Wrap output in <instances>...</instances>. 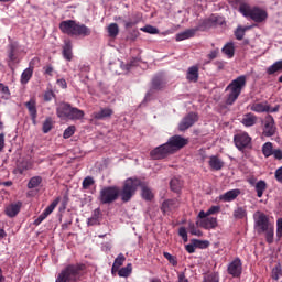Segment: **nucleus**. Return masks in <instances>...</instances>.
Returning a JSON list of instances; mask_svg holds the SVG:
<instances>
[{"mask_svg":"<svg viewBox=\"0 0 282 282\" xmlns=\"http://www.w3.org/2000/svg\"><path fill=\"white\" fill-rule=\"evenodd\" d=\"M138 188H141V197L145 202H152V199L155 197L153 191L149 185H147V182L140 178H128L124 181L121 188V202L124 204H127V202H131Z\"/></svg>","mask_w":282,"mask_h":282,"instance_id":"obj_1","label":"nucleus"},{"mask_svg":"<svg viewBox=\"0 0 282 282\" xmlns=\"http://www.w3.org/2000/svg\"><path fill=\"white\" fill-rule=\"evenodd\" d=\"M234 7L238 8V12L242 17L251 19L254 23H263L268 19V11L259 7H251L248 0H234Z\"/></svg>","mask_w":282,"mask_h":282,"instance_id":"obj_2","label":"nucleus"},{"mask_svg":"<svg viewBox=\"0 0 282 282\" xmlns=\"http://www.w3.org/2000/svg\"><path fill=\"white\" fill-rule=\"evenodd\" d=\"M59 30L67 36H82L83 39L91 36V29L75 20H64L59 23Z\"/></svg>","mask_w":282,"mask_h":282,"instance_id":"obj_3","label":"nucleus"},{"mask_svg":"<svg viewBox=\"0 0 282 282\" xmlns=\"http://www.w3.org/2000/svg\"><path fill=\"white\" fill-rule=\"evenodd\" d=\"M85 264H67L57 275L55 282H78L83 276Z\"/></svg>","mask_w":282,"mask_h":282,"instance_id":"obj_4","label":"nucleus"},{"mask_svg":"<svg viewBox=\"0 0 282 282\" xmlns=\"http://www.w3.org/2000/svg\"><path fill=\"white\" fill-rule=\"evenodd\" d=\"M247 78L246 75H240L236 79L231 80V83L226 87V91H229L226 105H235L239 96H241V91H243L246 87Z\"/></svg>","mask_w":282,"mask_h":282,"instance_id":"obj_5","label":"nucleus"},{"mask_svg":"<svg viewBox=\"0 0 282 282\" xmlns=\"http://www.w3.org/2000/svg\"><path fill=\"white\" fill-rule=\"evenodd\" d=\"M118 197L122 198V191L118 186H105L99 191L98 200L100 204H113Z\"/></svg>","mask_w":282,"mask_h":282,"instance_id":"obj_6","label":"nucleus"},{"mask_svg":"<svg viewBox=\"0 0 282 282\" xmlns=\"http://www.w3.org/2000/svg\"><path fill=\"white\" fill-rule=\"evenodd\" d=\"M234 144L238 151H246L252 149V138L248 132H239L234 135Z\"/></svg>","mask_w":282,"mask_h":282,"instance_id":"obj_7","label":"nucleus"},{"mask_svg":"<svg viewBox=\"0 0 282 282\" xmlns=\"http://www.w3.org/2000/svg\"><path fill=\"white\" fill-rule=\"evenodd\" d=\"M166 144L173 154L177 153V151H180L181 149H184V147L188 144V139L180 134H175L167 140Z\"/></svg>","mask_w":282,"mask_h":282,"instance_id":"obj_8","label":"nucleus"},{"mask_svg":"<svg viewBox=\"0 0 282 282\" xmlns=\"http://www.w3.org/2000/svg\"><path fill=\"white\" fill-rule=\"evenodd\" d=\"M169 155H173V153L171 152V148H169L167 143H163V144L154 148L150 152V158L152 160H164V159L169 158Z\"/></svg>","mask_w":282,"mask_h":282,"instance_id":"obj_9","label":"nucleus"},{"mask_svg":"<svg viewBox=\"0 0 282 282\" xmlns=\"http://www.w3.org/2000/svg\"><path fill=\"white\" fill-rule=\"evenodd\" d=\"M199 120V115L196 112H188L178 123V131H187L195 122Z\"/></svg>","mask_w":282,"mask_h":282,"instance_id":"obj_10","label":"nucleus"},{"mask_svg":"<svg viewBox=\"0 0 282 282\" xmlns=\"http://www.w3.org/2000/svg\"><path fill=\"white\" fill-rule=\"evenodd\" d=\"M227 272L234 279H239L243 272V264L241 263V259L236 258L232 262H230L227 268Z\"/></svg>","mask_w":282,"mask_h":282,"instance_id":"obj_11","label":"nucleus"},{"mask_svg":"<svg viewBox=\"0 0 282 282\" xmlns=\"http://www.w3.org/2000/svg\"><path fill=\"white\" fill-rule=\"evenodd\" d=\"M256 226L257 232L259 235H262V232H265V230H268V228H271V226L273 225L270 224V218L268 217V215L260 213L256 219Z\"/></svg>","mask_w":282,"mask_h":282,"instance_id":"obj_12","label":"nucleus"},{"mask_svg":"<svg viewBox=\"0 0 282 282\" xmlns=\"http://www.w3.org/2000/svg\"><path fill=\"white\" fill-rule=\"evenodd\" d=\"M180 204L181 203L177 198H167L162 203L161 212L163 213V215L174 213V210H177V208H180Z\"/></svg>","mask_w":282,"mask_h":282,"instance_id":"obj_13","label":"nucleus"},{"mask_svg":"<svg viewBox=\"0 0 282 282\" xmlns=\"http://www.w3.org/2000/svg\"><path fill=\"white\" fill-rule=\"evenodd\" d=\"M276 133V126L274 123V118L272 116H268L264 120V127L262 134L264 138H272Z\"/></svg>","mask_w":282,"mask_h":282,"instance_id":"obj_14","label":"nucleus"},{"mask_svg":"<svg viewBox=\"0 0 282 282\" xmlns=\"http://www.w3.org/2000/svg\"><path fill=\"white\" fill-rule=\"evenodd\" d=\"M197 226H199V228H204V230H215V228H217V226H219V223L217 221V217H204L200 218V220H198Z\"/></svg>","mask_w":282,"mask_h":282,"instance_id":"obj_15","label":"nucleus"},{"mask_svg":"<svg viewBox=\"0 0 282 282\" xmlns=\"http://www.w3.org/2000/svg\"><path fill=\"white\" fill-rule=\"evenodd\" d=\"M215 25H217V17L210 15L209 18L199 20L196 32H205V30H210Z\"/></svg>","mask_w":282,"mask_h":282,"instance_id":"obj_16","label":"nucleus"},{"mask_svg":"<svg viewBox=\"0 0 282 282\" xmlns=\"http://www.w3.org/2000/svg\"><path fill=\"white\" fill-rule=\"evenodd\" d=\"M32 120V124L36 126V118H39V110L36 109V99L31 98L24 104Z\"/></svg>","mask_w":282,"mask_h":282,"instance_id":"obj_17","label":"nucleus"},{"mask_svg":"<svg viewBox=\"0 0 282 282\" xmlns=\"http://www.w3.org/2000/svg\"><path fill=\"white\" fill-rule=\"evenodd\" d=\"M166 87V77L164 74H156L151 82V88L155 91H162Z\"/></svg>","mask_w":282,"mask_h":282,"instance_id":"obj_18","label":"nucleus"},{"mask_svg":"<svg viewBox=\"0 0 282 282\" xmlns=\"http://www.w3.org/2000/svg\"><path fill=\"white\" fill-rule=\"evenodd\" d=\"M70 111H72V105L67 102H61L56 108V115L62 120H68Z\"/></svg>","mask_w":282,"mask_h":282,"instance_id":"obj_19","label":"nucleus"},{"mask_svg":"<svg viewBox=\"0 0 282 282\" xmlns=\"http://www.w3.org/2000/svg\"><path fill=\"white\" fill-rule=\"evenodd\" d=\"M115 21H121L122 24H124V29L129 30L131 28H134V25H138L140 21H142V17L140 14L132 15V19L124 20L122 17H115Z\"/></svg>","mask_w":282,"mask_h":282,"instance_id":"obj_20","label":"nucleus"},{"mask_svg":"<svg viewBox=\"0 0 282 282\" xmlns=\"http://www.w3.org/2000/svg\"><path fill=\"white\" fill-rule=\"evenodd\" d=\"M208 165L212 169V171H221L224 169L225 163L219 158V155H212L208 161Z\"/></svg>","mask_w":282,"mask_h":282,"instance_id":"obj_21","label":"nucleus"},{"mask_svg":"<svg viewBox=\"0 0 282 282\" xmlns=\"http://www.w3.org/2000/svg\"><path fill=\"white\" fill-rule=\"evenodd\" d=\"M32 76H34V66H32V62H30V66L21 74L20 83L28 85L30 80H32Z\"/></svg>","mask_w":282,"mask_h":282,"instance_id":"obj_22","label":"nucleus"},{"mask_svg":"<svg viewBox=\"0 0 282 282\" xmlns=\"http://www.w3.org/2000/svg\"><path fill=\"white\" fill-rule=\"evenodd\" d=\"M238 195H241L240 189H230L219 196L220 202H235Z\"/></svg>","mask_w":282,"mask_h":282,"instance_id":"obj_23","label":"nucleus"},{"mask_svg":"<svg viewBox=\"0 0 282 282\" xmlns=\"http://www.w3.org/2000/svg\"><path fill=\"white\" fill-rule=\"evenodd\" d=\"M72 40H65L62 54L65 61H72L74 58V53L72 52Z\"/></svg>","mask_w":282,"mask_h":282,"instance_id":"obj_24","label":"nucleus"},{"mask_svg":"<svg viewBox=\"0 0 282 282\" xmlns=\"http://www.w3.org/2000/svg\"><path fill=\"white\" fill-rule=\"evenodd\" d=\"M186 78L189 83H197L199 80V67L191 66L187 70Z\"/></svg>","mask_w":282,"mask_h":282,"instance_id":"obj_25","label":"nucleus"},{"mask_svg":"<svg viewBox=\"0 0 282 282\" xmlns=\"http://www.w3.org/2000/svg\"><path fill=\"white\" fill-rule=\"evenodd\" d=\"M21 203L11 204L6 207V216L7 217H17L18 213H21Z\"/></svg>","mask_w":282,"mask_h":282,"instance_id":"obj_26","label":"nucleus"},{"mask_svg":"<svg viewBox=\"0 0 282 282\" xmlns=\"http://www.w3.org/2000/svg\"><path fill=\"white\" fill-rule=\"evenodd\" d=\"M241 123L243 127H254L257 124V116L252 112L246 113L242 117Z\"/></svg>","mask_w":282,"mask_h":282,"instance_id":"obj_27","label":"nucleus"},{"mask_svg":"<svg viewBox=\"0 0 282 282\" xmlns=\"http://www.w3.org/2000/svg\"><path fill=\"white\" fill-rule=\"evenodd\" d=\"M95 120H105V118H111L113 116V110L110 108H104L98 112H94Z\"/></svg>","mask_w":282,"mask_h":282,"instance_id":"obj_28","label":"nucleus"},{"mask_svg":"<svg viewBox=\"0 0 282 282\" xmlns=\"http://www.w3.org/2000/svg\"><path fill=\"white\" fill-rule=\"evenodd\" d=\"M197 33V29H187L178 34H176V41H186V39H193Z\"/></svg>","mask_w":282,"mask_h":282,"instance_id":"obj_29","label":"nucleus"},{"mask_svg":"<svg viewBox=\"0 0 282 282\" xmlns=\"http://www.w3.org/2000/svg\"><path fill=\"white\" fill-rule=\"evenodd\" d=\"M85 118V111L72 107L70 108V113L68 115V120H83Z\"/></svg>","mask_w":282,"mask_h":282,"instance_id":"obj_30","label":"nucleus"},{"mask_svg":"<svg viewBox=\"0 0 282 282\" xmlns=\"http://www.w3.org/2000/svg\"><path fill=\"white\" fill-rule=\"evenodd\" d=\"M282 72V59L273 63L271 66L267 68V74L272 76L274 74H281Z\"/></svg>","mask_w":282,"mask_h":282,"instance_id":"obj_31","label":"nucleus"},{"mask_svg":"<svg viewBox=\"0 0 282 282\" xmlns=\"http://www.w3.org/2000/svg\"><path fill=\"white\" fill-rule=\"evenodd\" d=\"M221 210L219 206H212L207 212L200 210L198 213V219H204V217H210V215H217Z\"/></svg>","mask_w":282,"mask_h":282,"instance_id":"obj_32","label":"nucleus"},{"mask_svg":"<svg viewBox=\"0 0 282 282\" xmlns=\"http://www.w3.org/2000/svg\"><path fill=\"white\" fill-rule=\"evenodd\" d=\"M268 189V183L265 181L260 180L256 183V193L257 197H263V193Z\"/></svg>","mask_w":282,"mask_h":282,"instance_id":"obj_33","label":"nucleus"},{"mask_svg":"<svg viewBox=\"0 0 282 282\" xmlns=\"http://www.w3.org/2000/svg\"><path fill=\"white\" fill-rule=\"evenodd\" d=\"M182 186H184V183L177 177H173L170 181V188L173 193H180V191H182Z\"/></svg>","mask_w":282,"mask_h":282,"instance_id":"obj_34","label":"nucleus"},{"mask_svg":"<svg viewBox=\"0 0 282 282\" xmlns=\"http://www.w3.org/2000/svg\"><path fill=\"white\" fill-rule=\"evenodd\" d=\"M250 30V26H241L238 25L237 29L235 30L234 34L237 41H243V37L246 36V32Z\"/></svg>","mask_w":282,"mask_h":282,"instance_id":"obj_35","label":"nucleus"},{"mask_svg":"<svg viewBox=\"0 0 282 282\" xmlns=\"http://www.w3.org/2000/svg\"><path fill=\"white\" fill-rule=\"evenodd\" d=\"M124 261H127V258L124 257V254L119 253L112 264V272H118V270H120V267L124 263Z\"/></svg>","mask_w":282,"mask_h":282,"instance_id":"obj_36","label":"nucleus"},{"mask_svg":"<svg viewBox=\"0 0 282 282\" xmlns=\"http://www.w3.org/2000/svg\"><path fill=\"white\" fill-rule=\"evenodd\" d=\"M223 54L228 56V58H232L235 56V44L232 42L227 43L223 48H221Z\"/></svg>","mask_w":282,"mask_h":282,"instance_id":"obj_37","label":"nucleus"},{"mask_svg":"<svg viewBox=\"0 0 282 282\" xmlns=\"http://www.w3.org/2000/svg\"><path fill=\"white\" fill-rule=\"evenodd\" d=\"M273 152H274V145L272 144V142H265L262 145V155H264V158H270Z\"/></svg>","mask_w":282,"mask_h":282,"instance_id":"obj_38","label":"nucleus"},{"mask_svg":"<svg viewBox=\"0 0 282 282\" xmlns=\"http://www.w3.org/2000/svg\"><path fill=\"white\" fill-rule=\"evenodd\" d=\"M42 183H43V177L33 176V177L30 178V181L28 183V188H30V189L39 188V186H41Z\"/></svg>","mask_w":282,"mask_h":282,"instance_id":"obj_39","label":"nucleus"},{"mask_svg":"<svg viewBox=\"0 0 282 282\" xmlns=\"http://www.w3.org/2000/svg\"><path fill=\"white\" fill-rule=\"evenodd\" d=\"M118 34H120V28L118 26V24L110 23L108 25V35L110 36V39H116V36H118Z\"/></svg>","mask_w":282,"mask_h":282,"instance_id":"obj_40","label":"nucleus"},{"mask_svg":"<svg viewBox=\"0 0 282 282\" xmlns=\"http://www.w3.org/2000/svg\"><path fill=\"white\" fill-rule=\"evenodd\" d=\"M232 215L236 219H246V217H248V212L246 210V207H237Z\"/></svg>","mask_w":282,"mask_h":282,"instance_id":"obj_41","label":"nucleus"},{"mask_svg":"<svg viewBox=\"0 0 282 282\" xmlns=\"http://www.w3.org/2000/svg\"><path fill=\"white\" fill-rule=\"evenodd\" d=\"M265 235L267 243H274V225L263 231Z\"/></svg>","mask_w":282,"mask_h":282,"instance_id":"obj_42","label":"nucleus"},{"mask_svg":"<svg viewBox=\"0 0 282 282\" xmlns=\"http://www.w3.org/2000/svg\"><path fill=\"white\" fill-rule=\"evenodd\" d=\"M30 169H32V165H30L26 161H23L18 163L15 171L19 172L20 175H23L25 171H30Z\"/></svg>","mask_w":282,"mask_h":282,"instance_id":"obj_43","label":"nucleus"},{"mask_svg":"<svg viewBox=\"0 0 282 282\" xmlns=\"http://www.w3.org/2000/svg\"><path fill=\"white\" fill-rule=\"evenodd\" d=\"M58 204H61V197L55 198L50 206H47L44 209V213L50 217V215H52V213H54V209L56 208V206H58Z\"/></svg>","mask_w":282,"mask_h":282,"instance_id":"obj_44","label":"nucleus"},{"mask_svg":"<svg viewBox=\"0 0 282 282\" xmlns=\"http://www.w3.org/2000/svg\"><path fill=\"white\" fill-rule=\"evenodd\" d=\"M192 243H194L195 248H199L200 250H206L210 242L208 240H199V239H192Z\"/></svg>","mask_w":282,"mask_h":282,"instance_id":"obj_45","label":"nucleus"},{"mask_svg":"<svg viewBox=\"0 0 282 282\" xmlns=\"http://www.w3.org/2000/svg\"><path fill=\"white\" fill-rule=\"evenodd\" d=\"M272 279L273 281H279V279L282 278V267L281 264H276L273 269H272Z\"/></svg>","mask_w":282,"mask_h":282,"instance_id":"obj_46","label":"nucleus"},{"mask_svg":"<svg viewBox=\"0 0 282 282\" xmlns=\"http://www.w3.org/2000/svg\"><path fill=\"white\" fill-rule=\"evenodd\" d=\"M269 107L259 102V104H253L251 106V111H256V113H264V111H268Z\"/></svg>","mask_w":282,"mask_h":282,"instance_id":"obj_47","label":"nucleus"},{"mask_svg":"<svg viewBox=\"0 0 282 282\" xmlns=\"http://www.w3.org/2000/svg\"><path fill=\"white\" fill-rule=\"evenodd\" d=\"M133 270V267L131 263H128L127 267H123L119 270L118 274L119 276L127 278L129 274H131Z\"/></svg>","mask_w":282,"mask_h":282,"instance_id":"obj_48","label":"nucleus"},{"mask_svg":"<svg viewBox=\"0 0 282 282\" xmlns=\"http://www.w3.org/2000/svg\"><path fill=\"white\" fill-rule=\"evenodd\" d=\"M9 59L11 61V63H14V61H17V44L11 43L9 45Z\"/></svg>","mask_w":282,"mask_h":282,"instance_id":"obj_49","label":"nucleus"},{"mask_svg":"<svg viewBox=\"0 0 282 282\" xmlns=\"http://www.w3.org/2000/svg\"><path fill=\"white\" fill-rule=\"evenodd\" d=\"M74 133H76V126H69L64 130V133H63L64 140H69V138H72Z\"/></svg>","mask_w":282,"mask_h":282,"instance_id":"obj_50","label":"nucleus"},{"mask_svg":"<svg viewBox=\"0 0 282 282\" xmlns=\"http://www.w3.org/2000/svg\"><path fill=\"white\" fill-rule=\"evenodd\" d=\"M94 184H96V181H94V177L86 176L82 183V187L84 188V191H87V188H89L90 186H94Z\"/></svg>","mask_w":282,"mask_h":282,"instance_id":"obj_51","label":"nucleus"},{"mask_svg":"<svg viewBox=\"0 0 282 282\" xmlns=\"http://www.w3.org/2000/svg\"><path fill=\"white\" fill-rule=\"evenodd\" d=\"M141 32H145L147 34H160V30L153 25H145L140 29Z\"/></svg>","mask_w":282,"mask_h":282,"instance_id":"obj_52","label":"nucleus"},{"mask_svg":"<svg viewBox=\"0 0 282 282\" xmlns=\"http://www.w3.org/2000/svg\"><path fill=\"white\" fill-rule=\"evenodd\" d=\"M43 133H50L52 131V118H46L42 126Z\"/></svg>","mask_w":282,"mask_h":282,"instance_id":"obj_53","label":"nucleus"},{"mask_svg":"<svg viewBox=\"0 0 282 282\" xmlns=\"http://www.w3.org/2000/svg\"><path fill=\"white\" fill-rule=\"evenodd\" d=\"M203 282H219V273L213 272L209 273Z\"/></svg>","mask_w":282,"mask_h":282,"instance_id":"obj_54","label":"nucleus"},{"mask_svg":"<svg viewBox=\"0 0 282 282\" xmlns=\"http://www.w3.org/2000/svg\"><path fill=\"white\" fill-rule=\"evenodd\" d=\"M189 232L191 235H194L195 237H203L204 232L202 230L197 229V226L195 224H189Z\"/></svg>","mask_w":282,"mask_h":282,"instance_id":"obj_55","label":"nucleus"},{"mask_svg":"<svg viewBox=\"0 0 282 282\" xmlns=\"http://www.w3.org/2000/svg\"><path fill=\"white\" fill-rule=\"evenodd\" d=\"M163 257L169 260V263H171V265H177V258H175L173 254L165 251L163 252Z\"/></svg>","mask_w":282,"mask_h":282,"instance_id":"obj_56","label":"nucleus"},{"mask_svg":"<svg viewBox=\"0 0 282 282\" xmlns=\"http://www.w3.org/2000/svg\"><path fill=\"white\" fill-rule=\"evenodd\" d=\"M178 236L182 237L184 243L188 242V232L186 231V227H180Z\"/></svg>","mask_w":282,"mask_h":282,"instance_id":"obj_57","label":"nucleus"},{"mask_svg":"<svg viewBox=\"0 0 282 282\" xmlns=\"http://www.w3.org/2000/svg\"><path fill=\"white\" fill-rule=\"evenodd\" d=\"M52 98H56V94H54V90L48 89L44 93V101L51 102Z\"/></svg>","mask_w":282,"mask_h":282,"instance_id":"obj_58","label":"nucleus"},{"mask_svg":"<svg viewBox=\"0 0 282 282\" xmlns=\"http://www.w3.org/2000/svg\"><path fill=\"white\" fill-rule=\"evenodd\" d=\"M47 215L45 212H43L35 220H34V226H41L45 219H47Z\"/></svg>","mask_w":282,"mask_h":282,"instance_id":"obj_59","label":"nucleus"},{"mask_svg":"<svg viewBox=\"0 0 282 282\" xmlns=\"http://www.w3.org/2000/svg\"><path fill=\"white\" fill-rule=\"evenodd\" d=\"M276 237L278 239L282 238V218H278L276 220Z\"/></svg>","mask_w":282,"mask_h":282,"instance_id":"obj_60","label":"nucleus"},{"mask_svg":"<svg viewBox=\"0 0 282 282\" xmlns=\"http://www.w3.org/2000/svg\"><path fill=\"white\" fill-rule=\"evenodd\" d=\"M217 56H219V48H215V50L210 51L207 55V58L209 61H215V58H217Z\"/></svg>","mask_w":282,"mask_h":282,"instance_id":"obj_61","label":"nucleus"},{"mask_svg":"<svg viewBox=\"0 0 282 282\" xmlns=\"http://www.w3.org/2000/svg\"><path fill=\"white\" fill-rule=\"evenodd\" d=\"M195 249H196L195 242H191L189 245L185 246V250L186 252H188V254H194Z\"/></svg>","mask_w":282,"mask_h":282,"instance_id":"obj_62","label":"nucleus"},{"mask_svg":"<svg viewBox=\"0 0 282 282\" xmlns=\"http://www.w3.org/2000/svg\"><path fill=\"white\" fill-rule=\"evenodd\" d=\"M272 155L275 158V160H282V151H281V149L273 150Z\"/></svg>","mask_w":282,"mask_h":282,"instance_id":"obj_63","label":"nucleus"},{"mask_svg":"<svg viewBox=\"0 0 282 282\" xmlns=\"http://www.w3.org/2000/svg\"><path fill=\"white\" fill-rule=\"evenodd\" d=\"M275 180L276 182H282V166L275 171Z\"/></svg>","mask_w":282,"mask_h":282,"instance_id":"obj_64","label":"nucleus"}]
</instances>
